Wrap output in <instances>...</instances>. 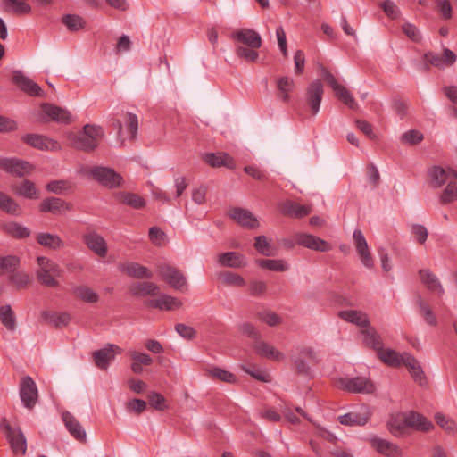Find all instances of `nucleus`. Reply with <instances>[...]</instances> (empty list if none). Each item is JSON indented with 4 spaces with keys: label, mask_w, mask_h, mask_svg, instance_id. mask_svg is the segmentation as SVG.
I'll use <instances>...</instances> for the list:
<instances>
[{
    "label": "nucleus",
    "mask_w": 457,
    "mask_h": 457,
    "mask_svg": "<svg viewBox=\"0 0 457 457\" xmlns=\"http://www.w3.org/2000/svg\"><path fill=\"white\" fill-rule=\"evenodd\" d=\"M104 137V129L100 126L87 124L83 130L71 134L69 139L73 147L84 152L94 151Z\"/></svg>",
    "instance_id": "1"
},
{
    "label": "nucleus",
    "mask_w": 457,
    "mask_h": 457,
    "mask_svg": "<svg viewBox=\"0 0 457 457\" xmlns=\"http://www.w3.org/2000/svg\"><path fill=\"white\" fill-rule=\"evenodd\" d=\"M39 269L37 271L38 281L47 287H57L59 285L56 278L61 275V269L58 264L50 259L43 256L37 257Z\"/></svg>",
    "instance_id": "2"
},
{
    "label": "nucleus",
    "mask_w": 457,
    "mask_h": 457,
    "mask_svg": "<svg viewBox=\"0 0 457 457\" xmlns=\"http://www.w3.org/2000/svg\"><path fill=\"white\" fill-rule=\"evenodd\" d=\"M0 428L4 432L14 454H25L27 451V441L21 428H12L6 418H2Z\"/></svg>",
    "instance_id": "3"
},
{
    "label": "nucleus",
    "mask_w": 457,
    "mask_h": 457,
    "mask_svg": "<svg viewBox=\"0 0 457 457\" xmlns=\"http://www.w3.org/2000/svg\"><path fill=\"white\" fill-rule=\"evenodd\" d=\"M321 77L322 79L331 87L334 90L336 96L342 101L345 105H347L352 110H356L358 108V104L353 97L350 91L339 84L334 75L328 71L326 68L321 69Z\"/></svg>",
    "instance_id": "4"
},
{
    "label": "nucleus",
    "mask_w": 457,
    "mask_h": 457,
    "mask_svg": "<svg viewBox=\"0 0 457 457\" xmlns=\"http://www.w3.org/2000/svg\"><path fill=\"white\" fill-rule=\"evenodd\" d=\"M321 77L322 79L331 87L334 90L336 96L342 101L345 105H347L352 110H356L358 108V104L353 97L350 91L339 84L334 75L328 71L326 68L321 69Z\"/></svg>",
    "instance_id": "5"
},
{
    "label": "nucleus",
    "mask_w": 457,
    "mask_h": 457,
    "mask_svg": "<svg viewBox=\"0 0 457 457\" xmlns=\"http://www.w3.org/2000/svg\"><path fill=\"white\" fill-rule=\"evenodd\" d=\"M157 270L160 277L171 287L178 290L187 287V278L177 268L170 264H160Z\"/></svg>",
    "instance_id": "6"
},
{
    "label": "nucleus",
    "mask_w": 457,
    "mask_h": 457,
    "mask_svg": "<svg viewBox=\"0 0 457 457\" xmlns=\"http://www.w3.org/2000/svg\"><path fill=\"white\" fill-rule=\"evenodd\" d=\"M90 174L101 185L114 188L119 187L122 182V177L108 167L96 166L90 170Z\"/></svg>",
    "instance_id": "7"
},
{
    "label": "nucleus",
    "mask_w": 457,
    "mask_h": 457,
    "mask_svg": "<svg viewBox=\"0 0 457 457\" xmlns=\"http://www.w3.org/2000/svg\"><path fill=\"white\" fill-rule=\"evenodd\" d=\"M337 386L350 393L369 394L375 389L373 383L365 377L341 378L338 379Z\"/></svg>",
    "instance_id": "8"
},
{
    "label": "nucleus",
    "mask_w": 457,
    "mask_h": 457,
    "mask_svg": "<svg viewBox=\"0 0 457 457\" xmlns=\"http://www.w3.org/2000/svg\"><path fill=\"white\" fill-rule=\"evenodd\" d=\"M121 353L122 349L120 346L108 344L106 347L93 352L92 358L98 369L105 370L114 360L115 353L120 354Z\"/></svg>",
    "instance_id": "9"
},
{
    "label": "nucleus",
    "mask_w": 457,
    "mask_h": 457,
    "mask_svg": "<svg viewBox=\"0 0 457 457\" xmlns=\"http://www.w3.org/2000/svg\"><path fill=\"white\" fill-rule=\"evenodd\" d=\"M20 396L23 405L29 410H31L37 403L38 397L37 388L29 376H26L21 379Z\"/></svg>",
    "instance_id": "10"
},
{
    "label": "nucleus",
    "mask_w": 457,
    "mask_h": 457,
    "mask_svg": "<svg viewBox=\"0 0 457 457\" xmlns=\"http://www.w3.org/2000/svg\"><path fill=\"white\" fill-rule=\"evenodd\" d=\"M0 170L8 173L15 174L18 177H23L29 174L32 171L33 167L29 162L17 158L1 157Z\"/></svg>",
    "instance_id": "11"
},
{
    "label": "nucleus",
    "mask_w": 457,
    "mask_h": 457,
    "mask_svg": "<svg viewBox=\"0 0 457 457\" xmlns=\"http://www.w3.org/2000/svg\"><path fill=\"white\" fill-rule=\"evenodd\" d=\"M323 93V85L319 79L310 83L306 88V103L312 115H316L319 112Z\"/></svg>",
    "instance_id": "12"
},
{
    "label": "nucleus",
    "mask_w": 457,
    "mask_h": 457,
    "mask_svg": "<svg viewBox=\"0 0 457 457\" xmlns=\"http://www.w3.org/2000/svg\"><path fill=\"white\" fill-rule=\"evenodd\" d=\"M353 237L354 240L356 251L360 256L361 263L369 269L372 268L374 265L373 259L371 257L367 241L361 230L355 229Z\"/></svg>",
    "instance_id": "13"
},
{
    "label": "nucleus",
    "mask_w": 457,
    "mask_h": 457,
    "mask_svg": "<svg viewBox=\"0 0 457 457\" xmlns=\"http://www.w3.org/2000/svg\"><path fill=\"white\" fill-rule=\"evenodd\" d=\"M12 81L21 91L31 96H39L42 95L43 91L41 87L20 71L13 72Z\"/></svg>",
    "instance_id": "14"
},
{
    "label": "nucleus",
    "mask_w": 457,
    "mask_h": 457,
    "mask_svg": "<svg viewBox=\"0 0 457 457\" xmlns=\"http://www.w3.org/2000/svg\"><path fill=\"white\" fill-rule=\"evenodd\" d=\"M428 175L431 184L435 187H440L444 184H448L450 180H457V171L452 169L445 170L440 166L432 167Z\"/></svg>",
    "instance_id": "15"
},
{
    "label": "nucleus",
    "mask_w": 457,
    "mask_h": 457,
    "mask_svg": "<svg viewBox=\"0 0 457 457\" xmlns=\"http://www.w3.org/2000/svg\"><path fill=\"white\" fill-rule=\"evenodd\" d=\"M22 141L39 150L57 151L61 148L58 142L42 135L27 134L22 137Z\"/></svg>",
    "instance_id": "16"
},
{
    "label": "nucleus",
    "mask_w": 457,
    "mask_h": 457,
    "mask_svg": "<svg viewBox=\"0 0 457 457\" xmlns=\"http://www.w3.org/2000/svg\"><path fill=\"white\" fill-rule=\"evenodd\" d=\"M231 37L250 48H259L262 37L258 32L251 29H241L232 33Z\"/></svg>",
    "instance_id": "17"
},
{
    "label": "nucleus",
    "mask_w": 457,
    "mask_h": 457,
    "mask_svg": "<svg viewBox=\"0 0 457 457\" xmlns=\"http://www.w3.org/2000/svg\"><path fill=\"white\" fill-rule=\"evenodd\" d=\"M228 216L239 225L247 228H256L259 227V221L256 217L245 209L240 207L233 208L229 210Z\"/></svg>",
    "instance_id": "18"
},
{
    "label": "nucleus",
    "mask_w": 457,
    "mask_h": 457,
    "mask_svg": "<svg viewBox=\"0 0 457 457\" xmlns=\"http://www.w3.org/2000/svg\"><path fill=\"white\" fill-rule=\"evenodd\" d=\"M295 242L300 245L315 251L328 252L330 250V246L326 241L311 234H297L295 236Z\"/></svg>",
    "instance_id": "19"
},
{
    "label": "nucleus",
    "mask_w": 457,
    "mask_h": 457,
    "mask_svg": "<svg viewBox=\"0 0 457 457\" xmlns=\"http://www.w3.org/2000/svg\"><path fill=\"white\" fill-rule=\"evenodd\" d=\"M72 204L57 197H47L40 204L39 210L42 212H51L53 214H61L63 212L71 211Z\"/></svg>",
    "instance_id": "20"
},
{
    "label": "nucleus",
    "mask_w": 457,
    "mask_h": 457,
    "mask_svg": "<svg viewBox=\"0 0 457 457\" xmlns=\"http://www.w3.org/2000/svg\"><path fill=\"white\" fill-rule=\"evenodd\" d=\"M281 212L291 218H303L309 215L312 209L308 205H302L291 200H287L280 204Z\"/></svg>",
    "instance_id": "21"
},
{
    "label": "nucleus",
    "mask_w": 457,
    "mask_h": 457,
    "mask_svg": "<svg viewBox=\"0 0 457 457\" xmlns=\"http://www.w3.org/2000/svg\"><path fill=\"white\" fill-rule=\"evenodd\" d=\"M424 57L428 62L437 68L452 65L456 61V54L448 48L444 50L443 56L433 52H428L425 54Z\"/></svg>",
    "instance_id": "22"
},
{
    "label": "nucleus",
    "mask_w": 457,
    "mask_h": 457,
    "mask_svg": "<svg viewBox=\"0 0 457 457\" xmlns=\"http://www.w3.org/2000/svg\"><path fill=\"white\" fill-rule=\"evenodd\" d=\"M42 110L52 120L64 124L71 122V114L66 109L51 104H44L42 105Z\"/></svg>",
    "instance_id": "23"
},
{
    "label": "nucleus",
    "mask_w": 457,
    "mask_h": 457,
    "mask_svg": "<svg viewBox=\"0 0 457 457\" xmlns=\"http://www.w3.org/2000/svg\"><path fill=\"white\" fill-rule=\"evenodd\" d=\"M62 420L71 435L80 442L86 441L87 434L77 419L69 411L62 413Z\"/></svg>",
    "instance_id": "24"
},
{
    "label": "nucleus",
    "mask_w": 457,
    "mask_h": 457,
    "mask_svg": "<svg viewBox=\"0 0 457 457\" xmlns=\"http://www.w3.org/2000/svg\"><path fill=\"white\" fill-rule=\"evenodd\" d=\"M419 277L422 284L431 292L439 295H444L445 290L438 278L430 270L423 269L419 270Z\"/></svg>",
    "instance_id": "25"
},
{
    "label": "nucleus",
    "mask_w": 457,
    "mask_h": 457,
    "mask_svg": "<svg viewBox=\"0 0 457 457\" xmlns=\"http://www.w3.org/2000/svg\"><path fill=\"white\" fill-rule=\"evenodd\" d=\"M147 306L151 308H157L159 310L173 311L180 308L182 303L176 297L169 295H162L157 299L149 300L146 303Z\"/></svg>",
    "instance_id": "26"
},
{
    "label": "nucleus",
    "mask_w": 457,
    "mask_h": 457,
    "mask_svg": "<svg viewBox=\"0 0 457 457\" xmlns=\"http://www.w3.org/2000/svg\"><path fill=\"white\" fill-rule=\"evenodd\" d=\"M87 246L100 257L107 253V245L103 237L96 232H90L84 237Z\"/></svg>",
    "instance_id": "27"
},
{
    "label": "nucleus",
    "mask_w": 457,
    "mask_h": 457,
    "mask_svg": "<svg viewBox=\"0 0 457 457\" xmlns=\"http://www.w3.org/2000/svg\"><path fill=\"white\" fill-rule=\"evenodd\" d=\"M370 418V413L367 408L361 411H351L340 416L339 422L345 426H364Z\"/></svg>",
    "instance_id": "28"
},
{
    "label": "nucleus",
    "mask_w": 457,
    "mask_h": 457,
    "mask_svg": "<svg viewBox=\"0 0 457 457\" xmlns=\"http://www.w3.org/2000/svg\"><path fill=\"white\" fill-rule=\"evenodd\" d=\"M127 353L132 360L130 369L135 374H141L143 366H150L153 363V359L148 353L136 350H129Z\"/></svg>",
    "instance_id": "29"
},
{
    "label": "nucleus",
    "mask_w": 457,
    "mask_h": 457,
    "mask_svg": "<svg viewBox=\"0 0 457 457\" xmlns=\"http://www.w3.org/2000/svg\"><path fill=\"white\" fill-rule=\"evenodd\" d=\"M204 162L209 164L211 167L219 168L221 166L227 167L228 169H234L235 162L233 158L226 153H211L206 154L204 157Z\"/></svg>",
    "instance_id": "30"
},
{
    "label": "nucleus",
    "mask_w": 457,
    "mask_h": 457,
    "mask_svg": "<svg viewBox=\"0 0 457 457\" xmlns=\"http://www.w3.org/2000/svg\"><path fill=\"white\" fill-rule=\"evenodd\" d=\"M120 270L133 278L142 279L153 278V273L146 267L137 262L123 263L120 266Z\"/></svg>",
    "instance_id": "31"
},
{
    "label": "nucleus",
    "mask_w": 457,
    "mask_h": 457,
    "mask_svg": "<svg viewBox=\"0 0 457 457\" xmlns=\"http://www.w3.org/2000/svg\"><path fill=\"white\" fill-rule=\"evenodd\" d=\"M338 316L350 323L355 324L361 328L370 326V320L366 313L357 310H344L339 312Z\"/></svg>",
    "instance_id": "32"
},
{
    "label": "nucleus",
    "mask_w": 457,
    "mask_h": 457,
    "mask_svg": "<svg viewBox=\"0 0 457 457\" xmlns=\"http://www.w3.org/2000/svg\"><path fill=\"white\" fill-rule=\"evenodd\" d=\"M253 348L259 355L271 361H278L285 358V355L277 350L273 345L262 340L256 341L253 345Z\"/></svg>",
    "instance_id": "33"
},
{
    "label": "nucleus",
    "mask_w": 457,
    "mask_h": 457,
    "mask_svg": "<svg viewBox=\"0 0 457 457\" xmlns=\"http://www.w3.org/2000/svg\"><path fill=\"white\" fill-rule=\"evenodd\" d=\"M218 262L223 267L242 268L246 265L244 255L237 252H227L218 256Z\"/></svg>",
    "instance_id": "34"
},
{
    "label": "nucleus",
    "mask_w": 457,
    "mask_h": 457,
    "mask_svg": "<svg viewBox=\"0 0 457 457\" xmlns=\"http://www.w3.org/2000/svg\"><path fill=\"white\" fill-rule=\"evenodd\" d=\"M404 416L405 422H407V426H409V428L421 431H428L433 428L432 423L420 413L411 411L409 413H405Z\"/></svg>",
    "instance_id": "35"
},
{
    "label": "nucleus",
    "mask_w": 457,
    "mask_h": 457,
    "mask_svg": "<svg viewBox=\"0 0 457 457\" xmlns=\"http://www.w3.org/2000/svg\"><path fill=\"white\" fill-rule=\"evenodd\" d=\"M278 98L284 103L290 101V92L295 87L294 79L287 76L279 77L277 81Z\"/></svg>",
    "instance_id": "36"
},
{
    "label": "nucleus",
    "mask_w": 457,
    "mask_h": 457,
    "mask_svg": "<svg viewBox=\"0 0 457 457\" xmlns=\"http://www.w3.org/2000/svg\"><path fill=\"white\" fill-rule=\"evenodd\" d=\"M129 291L136 296L156 295L159 294V287L153 282H137L129 286Z\"/></svg>",
    "instance_id": "37"
},
{
    "label": "nucleus",
    "mask_w": 457,
    "mask_h": 457,
    "mask_svg": "<svg viewBox=\"0 0 457 457\" xmlns=\"http://www.w3.org/2000/svg\"><path fill=\"white\" fill-rule=\"evenodd\" d=\"M41 317L46 322L54 325L55 328L65 327L71 320V316L67 312L43 311Z\"/></svg>",
    "instance_id": "38"
},
{
    "label": "nucleus",
    "mask_w": 457,
    "mask_h": 457,
    "mask_svg": "<svg viewBox=\"0 0 457 457\" xmlns=\"http://www.w3.org/2000/svg\"><path fill=\"white\" fill-rule=\"evenodd\" d=\"M372 446L380 453L388 457H397L401 454L398 446L385 439L374 438L371 440Z\"/></svg>",
    "instance_id": "39"
},
{
    "label": "nucleus",
    "mask_w": 457,
    "mask_h": 457,
    "mask_svg": "<svg viewBox=\"0 0 457 457\" xmlns=\"http://www.w3.org/2000/svg\"><path fill=\"white\" fill-rule=\"evenodd\" d=\"M116 198L120 203L134 209H142L145 205V201L143 197L130 192H119L116 195Z\"/></svg>",
    "instance_id": "40"
},
{
    "label": "nucleus",
    "mask_w": 457,
    "mask_h": 457,
    "mask_svg": "<svg viewBox=\"0 0 457 457\" xmlns=\"http://www.w3.org/2000/svg\"><path fill=\"white\" fill-rule=\"evenodd\" d=\"M37 242L51 250H56L63 246V241L55 234L39 233L37 236Z\"/></svg>",
    "instance_id": "41"
},
{
    "label": "nucleus",
    "mask_w": 457,
    "mask_h": 457,
    "mask_svg": "<svg viewBox=\"0 0 457 457\" xmlns=\"http://www.w3.org/2000/svg\"><path fill=\"white\" fill-rule=\"evenodd\" d=\"M73 294L87 303H96L99 300V295L92 288L87 286H78L73 289Z\"/></svg>",
    "instance_id": "42"
},
{
    "label": "nucleus",
    "mask_w": 457,
    "mask_h": 457,
    "mask_svg": "<svg viewBox=\"0 0 457 457\" xmlns=\"http://www.w3.org/2000/svg\"><path fill=\"white\" fill-rule=\"evenodd\" d=\"M4 230L10 236L21 239L26 238L30 235V230L17 222H8L4 225Z\"/></svg>",
    "instance_id": "43"
},
{
    "label": "nucleus",
    "mask_w": 457,
    "mask_h": 457,
    "mask_svg": "<svg viewBox=\"0 0 457 457\" xmlns=\"http://www.w3.org/2000/svg\"><path fill=\"white\" fill-rule=\"evenodd\" d=\"M220 282L228 287H244L245 280L238 274L231 271H222L218 274Z\"/></svg>",
    "instance_id": "44"
},
{
    "label": "nucleus",
    "mask_w": 457,
    "mask_h": 457,
    "mask_svg": "<svg viewBox=\"0 0 457 457\" xmlns=\"http://www.w3.org/2000/svg\"><path fill=\"white\" fill-rule=\"evenodd\" d=\"M378 357L383 362L393 367L401 366V361H403V353H398L391 349L382 350L380 348Z\"/></svg>",
    "instance_id": "45"
},
{
    "label": "nucleus",
    "mask_w": 457,
    "mask_h": 457,
    "mask_svg": "<svg viewBox=\"0 0 457 457\" xmlns=\"http://www.w3.org/2000/svg\"><path fill=\"white\" fill-rule=\"evenodd\" d=\"M0 209L12 215H18L21 212L20 205L12 197L1 191Z\"/></svg>",
    "instance_id": "46"
},
{
    "label": "nucleus",
    "mask_w": 457,
    "mask_h": 457,
    "mask_svg": "<svg viewBox=\"0 0 457 457\" xmlns=\"http://www.w3.org/2000/svg\"><path fill=\"white\" fill-rule=\"evenodd\" d=\"M10 283L18 289L25 288L31 283V278L29 274L14 270L9 275Z\"/></svg>",
    "instance_id": "47"
},
{
    "label": "nucleus",
    "mask_w": 457,
    "mask_h": 457,
    "mask_svg": "<svg viewBox=\"0 0 457 457\" xmlns=\"http://www.w3.org/2000/svg\"><path fill=\"white\" fill-rule=\"evenodd\" d=\"M0 321L8 330L15 329V316L10 305L0 307Z\"/></svg>",
    "instance_id": "48"
},
{
    "label": "nucleus",
    "mask_w": 457,
    "mask_h": 457,
    "mask_svg": "<svg viewBox=\"0 0 457 457\" xmlns=\"http://www.w3.org/2000/svg\"><path fill=\"white\" fill-rule=\"evenodd\" d=\"M13 190L20 195L29 199L37 198V190L35 184L28 179L22 181L19 187H15Z\"/></svg>",
    "instance_id": "49"
},
{
    "label": "nucleus",
    "mask_w": 457,
    "mask_h": 457,
    "mask_svg": "<svg viewBox=\"0 0 457 457\" xmlns=\"http://www.w3.org/2000/svg\"><path fill=\"white\" fill-rule=\"evenodd\" d=\"M260 267L272 271L283 272L288 270V265L283 260L262 259L258 260Z\"/></svg>",
    "instance_id": "50"
},
{
    "label": "nucleus",
    "mask_w": 457,
    "mask_h": 457,
    "mask_svg": "<svg viewBox=\"0 0 457 457\" xmlns=\"http://www.w3.org/2000/svg\"><path fill=\"white\" fill-rule=\"evenodd\" d=\"M361 334L364 337V344L373 349L379 350L381 348V342L376 331L369 327L363 328Z\"/></svg>",
    "instance_id": "51"
},
{
    "label": "nucleus",
    "mask_w": 457,
    "mask_h": 457,
    "mask_svg": "<svg viewBox=\"0 0 457 457\" xmlns=\"http://www.w3.org/2000/svg\"><path fill=\"white\" fill-rule=\"evenodd\" d=\"M20 265V259L13 255L0 257V274L9 273L17 270Z\"/></svg>",
    "instance_id": "52"
},
{
    "label": "nucleus",
    "mask_w": 457,
    "mask_h": 457,
    "mask_svg": "<svg viewBox=\"0 0 457 457\" xmlns=\"http://www.w3.org/2000/svg\"><path fill=\"white\" fill-rule=\"evenodd\" d=\"M417 304L419 306L420 312L423 316L426 322L430 326H436L437 323L436 318L429 305L421 298V296L418 297Z\"/></svg>",
    "instance_id": "53"
},
{
    "label": "nucleus",
    "mask_w": 457,
    "mask_h": 457,
    "mask_svg": "<svg viewBox=\"0 0 457 457\" xmlns=\"http://www.w3.org/2000/svg\"><path fill=\"white\" fill-rule=\"evenodd\" d=\"M209 376L212 378L219 379L223 382L234 384L237 382V378L235 375L228 370H222L220 368H212L209 370Z\"/></svg>",
    "instance_id": "54"
},
{
    "label": "nucleus",
    "mask_w": 457,
    "mask_h": 457,
    "mask_svg": "<svg viewBox=\"0 0 457 457\" xmlns=\"http://www.w3.org/2000/svg\"><path fill=\"white\" fill-rule=\"evenodd\" d=\"M62 23L71 31H77L84 27V21L75 14H66L62 19Z\"/></svg>",
    "instance_id": "55"
},
{
    "label": "nucleus",
    "mask_w": 457,
    "mask_h": 457,
    "mask_svg": "<svg viewBox=\"0 0 457 457\" xmlns=\"http://www.w3.org/2000/svg\"><path fill=\"white\" fill-rule=\"evenodd\" d=\"M457 180H450L446 187L443 191L440 201L442 204H448L454 201L457 198Z\"/></svg>",
    "instance_id": "56"
},
{
    "label": "nucleus",
    "mask_w": 457,
    "mask_h": 457,
    "mask_svg": "<svg viewBox=\"0 0 457 457\" xmlns=\"http://www.w3.org/2000/svg\"><path fill=\"white\" fill-rule=\"evenodd\" d=\"M254 247L262 255H274L272 247L270 244L268 242L265 236H258L255 237Z\"/></svg>",
    "instance_id": "57"
},
{
    "label": "nucleus",
    "mask_w": 457,
    "mask_h": 457,
    "mask_svg": "<svg viewBox=\"0 0 457 457\" xmlns=\"http://www.w3.org/2000/svg\"><path fill=\"white\" fill-rule=\"evenodd\" d=\"M242 370L249 374L251 377H253V378L259 380V381H262V382H270V375L260 370L259 368L255 367V366H251V365H245V366H242Z\"/></svg>",
    "instance_id": "58"
},
{
    "label": "nucleus",
    "mask_w": 457,
    "mask_h": 457,
    "mask_svg": "<svg viewBox=\"0 0 457 457\" xmlns=\"http://www.w3.org/2000/svg\"><path fill=\"white\" fill-rule=\"evenodd\" d=\"M256 49L257 48H250L248 46H237L236 49V54L239 58L244 59L246 62H253L259 57V54Z\"/></svg>",
    "instance_id": "59"
},
{
    "label": "nucleus",
    "mask_w": 457,
    "mask_h": 457,
    "mask_svg": "<svg viewBox=\"0 0 457 457\" xmlns=\"http://www.w3.org/2000/svg\"><path fill=\"white\" fill-rule=\"evenodd\" d=\"M406 428H409L405 422L404 414L397 416L390 421V431L395 436H401Z\"/></svg>",
    "instance_id": "60"
},
{
    "label": "nucleus",
    "mask_w": 457,
    "mask_h": 457,
    "mask_svg": "<svg viewBox=\"0 0 457 457\" xmlns=\"http://www.w3.org/2000/svg\"><path fill=\"white\" fill-rule=\"evenodd\" d=\"M7 4L12 6V12L16 14H27L31 11V7L25 0H7Z\"/></svg>",
    "instance_id": "61"
},
{
    "label": "nucleus",
    "mask_w": 457,
    "mask_h": 457,
    "mask_svg": "<svg viewBox=\"0 0 457 457\" xmlns=\"http://www.w3.org/2000/svg\"><path fill=\"white\" fill-rule=\"evenodd\" d=\"M435 420L437 425H439L442 428L448 432H454L456 428V425L453 420L446 417L442 413H436L435 415Z\"/></svg>",
    "instance_id": "62"
},
{
    "label": "nucleus",
    "mask_w": 457,
    "mask_h": 457,
    "mask_svg": "<svg viewBox=\"0 0 457 457\" xmlns=\"http://www.w3.org/2000/svg\"><path fill=\"white\" fill-rule=\"evenodd\" d=\"M402 30L404 35L413 42H419L421 39V36L418 28L410 22H405L403 24Z\"/></svg>",
    "instance_id": "63"
},
{
    "label": "nucleus",
    "mask_w": 457,
    "mask_h": 457,
    "mask_svg": "<svg viewBox=\"0 0 457 457\" xmlns=\"http://www.w3.org/2000/svg\"><path fill=\"white\" fill-rule=\"evenodd\" d=\"M147 398H148L149 404L153 408H154L158 411H163L166 408L165 399L161 394L156 393V392H151L148 395Z\"/></svg>",
    "instance_id": "64"
}]
</instances>
